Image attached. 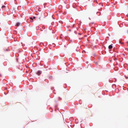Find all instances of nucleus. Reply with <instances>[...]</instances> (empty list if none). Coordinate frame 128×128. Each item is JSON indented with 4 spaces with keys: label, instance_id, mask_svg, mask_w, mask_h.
I'll list each match as a JSON object with an SVG mask.
<instances>
[{
    "label": "nucleus",
    "instance_id": "nucleus-1",
    "mask_svg": "<svg viewBox=\"0 0 128 128\" xmlns=\"http://www.w3.org/2000/svg\"><path fill=\"white\" fill-rule=\"evenodd\" d=\"M42 73V71L40 70H38L36 73V74L39 76Z\"/></svg>",
    "mask_w": 128,
    "mask_h": 128
},
{
    "label": "nucleus",
    "instance_id": "nucleus-2",
    "mask_svg": "<svg viewBox=\"0 0 128 128\" xmlns=\"http://www.w3.org/2000/svg\"><path fill=\"white\" fill-rule=\"evenodd\" d=\"M112 45H110L109 46L108 48L109 49H112Z\"/></svg>",
    "mask_w": 128,
    "mask_h": 128
},
{
    "label": "nucleus",
    "instance_id": "nucleus-6",
    "mask_svg": "<svg viewBox=\"0 0 128 128\" xmlns=\"http://www.w3.org/2000/svg\"><path fill=\"white\" fill-rule=\"evenodd\" d=\"M35 18H36V17H35V16H34V17H33V19H35Z\"/></svg>",
    "mask_w": 128,
    "mask_h": 128
},
{
    "label": "nucleus",
    "instance_id": "nucleus-10",
    "mask_svg": "<svg viewBox=\"0 0 128 128\" xmlns=\"http://www.w3.org/2000/svg\"><path fill=\"white\" fill-rule=\"evenodd\" d=\"M127 43H128V42H127Z\"/></svg>",
    "mask_w": 128,
    "mask_h": 128
},
{
    "label": "nucleus",
    "instance_id": "nucleus-7",
    "mask_svg": "<svg viewBox=\"0 0 128 128\" xmlns=\"http://www.w3.org/2000/svg\"><path fill=\"white\" fill-rule=\"evenodd\" d=\"M74 24H73V28H74Z\"/></svg>",
    "mask_w": 128,
    "mask_h": 128
},
{
    "label": "nucleus",
    "instance_id": "nucleus-5",
    "mask_svg": "<svg viewBox=\"0 0 128 128\" xmlns=\"http://www.w3.org/2000/svg\"><path fill=\"white\" fill-rule=\"evenodd\" d=\"M30 19H31L32 20H33V18L32 17H30Z\"/></svg>",
    "mask_w": 128,
    "mask_h": 128
},
{
    "label": "nucleus",
    "instance_id": "nucleus-3",
    "mask_svg": "<svg viewBox=\"0 0 128 128\" xmlns=\"http://www.w3.org/2000/svg\"><path fill=\"white\" fill-rule=\"evenodd\" d=\"M20 24V23L19 22H18L16 24V25L18 26Z\"/></svg>",
    "mask_w": 128,
    "mask_h": 128
},
{
    "label": "nucleus",
    "instance_id": "nucleus-9",
    "mask_svg": "<svg viewBox=\"0 0 128 128\" xmlns=\"http://www.w3.org/2000/svg\"><path fill=\"white\" fill-rule=\"evenodd\" d=\"M115 59L116 60V58Z\"/></svg>",
    "mask_w": 128,
    "mask_h": 128
},
{
    "label": "nucleus",
    "instance_id": "nucleus-4",
    "mask_svg": "<svg viewBox=\"0 0 128 128\" xmlns=\"http://www.w3.org/2000/svg\"><path fill=\"white\" fill-rule=\"evenodd\" d=\"M5 6H3L1 8L2 9H3V8H5Z\"/></svg>",
    "mask_w": 128,
    "mask_h": 128
},
{
    "label": "nucleus",
    "instance_id": "nucleus-8",
    "mask_svg": "<svg viewBox=\"0 0 128 128\" xmlns=\"http://www.w3.org/2000/svg\"><path fill=\"white\" fill-rule=\"evenodd\" d=\"M59 100H61V98H59Z\"/></svg>",
    "mask_w": 128,
    "mask_h": 128
}]
</instances>
